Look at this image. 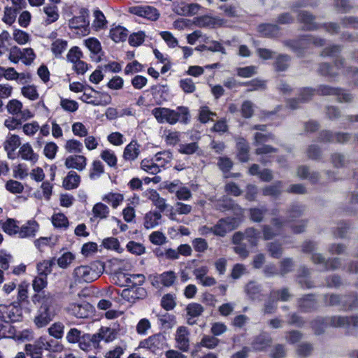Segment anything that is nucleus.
<instances>
[{"label":"nucleus","mask_w":358,"mask_h":358,"mask_svg":"<svg viewBox=\"0 0 358 358\" xmlns=\"http://www.w3.org/2000/svg\"><path fill=\"white\" fill-rule=\"evenodd\" d=\"M151 113L160 124L168 123L173 125L178 122L187 124L189 120V111L185 106H178L176 110L157 107L153 108Z\"/></svg>","instance_id":"1"},{"label":"nucleus","mask_w":358,"mask_h":358,"mask_svg":"<svg viewBox=\"0 0 358 358\" xmlns=\"http://www.w3.org/2000/svg\"><path fill=\"white\" fill-rule=\"evenodd\" d=\"M358 327V317L333 316L329 317H318L312 322V328L316 334H321L327 327Z\"/></svg>","instance_id":"2"},{"label":"nucleus","mask_w":358,"mask_h":358,"mask_svg":"<svg viewBox=\"0 0 358 358\" xmlns=\"http://www.w3.org/2000/svg\"><path fill=\"white\" fill-rule=\"evenodd\" d=\"M104 265L101 262H94L90 265L77 266L73 271L74 280L78 282H92L103 273Z\"/></svg>","instance_id":"3"},{"label":"nucleus","mask_w":358,"mask_h":358,"mask_svg":"<svg viewBox=\"0 0 358 358\" xmlns=\"http://www.w3.org/2000/svg\"><path fill=\"white\" fill-rule=\"evenodd\" d=\"M21 317L22 309L16 302L0 304V330L4 327V323L17 322Z\"/></svg>","instance_id":"4"},{"label":"nucleus","mask_w":358,"mask_h":358,"mask_svg":"<svg viewBox=\"0 0 358 358\" xmlns=\"http://www.w3.org/2000/svg\"><path fill=\"white\" fill-rule=\"evenodd\" d=\"M140 348H145L152 353L159 355L167 347L165 336L161 333L153 334L140 342Z\"/></svg>","instance_id":"5"},{"label":"nucleus","mask_w":358,"mask_h":358,"mask_svg":"<svg viewBox=\"0 0 358 358\" xmlns=\"http://www.w3.org/2000/svg\"><path fill=\"white\" fill-rule=\"evenodd\" d=\"M353 138L354 141L358 143V135L352 136L348 132H337L333 134L330 131H322L319 136V141L323 143H345Z\"/></svg>","instance_id":"6"},{"label":"nucleus","mask_w":358,"mask_h":358,"mask_svg":"<svg viewBox=\"0 0 358 358\" xmlns=\"http://www.w3.org/2000/svg\"><path fill=\"white\" fill-rule=\"evenodd\" d=\"M325 43L324 39L317 38L313 36H305L298 41H292L287 42V45L292 48L294 51L299 52L301 49L305 48L307 45L313 44L315 46H323Z\"/></svg>","instance_id":"7"},{"label":"nucleus","mask_w":358,"mask_h":358,"mask_svg":"<svg viewBox=\"0 0 358 358\" xmlns=\"http://www.w3.org/2000/svg\"><path fill=\"white\" fill-rule=\"evenodd\" d=\"M55 314L51 310L50 306L43 303L34 317V324L38 328L47 326L54 318Z\"/></svg>","instance_id":"8"},{"label":"nucleus","mask_w":358,"mask_h":358,"mask_svg":"<svg viewBox=\"0 0 358 358\" xmlns=\"http://www.w3.org/2000/svg\"><path fill=\"white\" fill-rule=\"evenodd\" d=\"M317 93L323 95H335L339 102H350L352 96L350 94L339 88H334L328 85H320L317 90Z\"/></svg>","instance_id":"9"},{"label":"nucleus","mask_w":358,"mask_h":358,"mask_svg":"<svg viewBox=\"0 0 358 358\" xmlns=\"http://www.w3.org/2000/svg\"><path fill=\"white\" fill-rule=\"evenodd\" d=\"M176 279V273L173 271H168L155 275L151 283L156 288H160L162 286L170 287L173 285Z\"/></svg>","instance_id":"10"},{"label":"nucleus","mask_w":358,"mask_h":358,"mask_svg":"<svg viewBox=\"0 0 358 358\" xmlns=\"http://www.w3.org/2000/svg\"><path fill=\"white\" fill-rule=\"evenodd\" d=\"M201 8L198 3L180 1L173 3L172 10L178 15L190 16L198 13Z\"/></svg>","instance_id":"11"},{"label":"nucleus","mask_w":358,"mask_h":358,"mask_svg":"<svg viewBox=\"0 0 358 358\" xmlns=\"http://www.w3.org/2000/svg\"><path fill=\"white\" fill-rule=\"evenodd\" d=\"M69 313L78 318H87L93 312L92 306L86 301L73 303L69 306Z\"/></svg>","instance_id":"12"},{"label":"nucleus","mask_w":358,"mask_h":358,"mask_svg":"<svg viewBox=\"0 0 358 358\" xmlns=\"http://www.w3.org/2000/svg\"><path fill=\"white\" fill-rule=\"evenodd\" d=\"M176 347L180 351L187 352L189 350V332L187 327H179L175 334Z\"/></svg>","instance_id":"13"},{"label":"nucleus","mask_w":358,"mask_h":358,"mask_svg":"<svg viewBox=\"0 0 358 358\" xmlns=\"http://www.w3.org/2000/svg\"><path fill=\"white\" fill-rule=\"evenodd\" d=\"M273 340L270 335L266 332H262L255 336L250 343V350L255 352L265 351L271 345Z\"/></svg>","instance_id":"14"},{"label":"nucleus","mask_w":358,"mask_h":358,"mask_svg":"<svg viewBox=\"0 0 358 358\" xmlns=\"http://www.w3.org/2000/svg\"><path fill=\"white\" fill-rule=\"evenodd\" d=\"M130 12L136 15L155 21L159 17L157 9L150 6H136L130 8Z\"/></svg>","instance_id":"15"},{"label":"nucleus","mask_w":358,"mask_h":358,"mask_svg":"<svg viewBox=\"0 0 358 358\" xmlns=\"http://www.w3.org/2000/svg\"><path fill=\"white\" fill-rule=\"evenodd\" d=\"M21 144L20 138L16 134H8L3 143V148L10 159H15V150Z\"/></svg>","instance_id":"16"},{"label":"nucleus","mask_w":358,"mask_h":358,"mask_svg":"<svg viewBox=\"0 0 358 358\" xmlns=\"http://www.w3.org/2000/svg\"><path fill=\"white\" fill-rule=\"evenodd\" d=\"M314 264H322L321 271L335 270L339 268L341 262L338 258H334L325 261L324 257L320 253H315L312 256Z\"/></svg>","instance_id":"17"},{"label":"nucleus","mask_w":358,"mask_h":358,"mask_svg":"<svg viewBox=\"0 0 358 358\" xmlns=\"http://www.w3.org/2000/svg\"><path fill=\"white\" fill-rule=\"evenodd\" d=\"M99 336L95 334H84L82 335L81 339L79 341V347L81 350L88 352L92 349L98 348L99 345Z\"/></svg>","instance_id":"18"},{"label":"nucleus","mask_w":358,"mask_h":358,"mask_svg":"<svg viewBox=\"0 0 358 358\" xmlns=\"http://www.w3.org/2000/svg\"><path fill=\"white\" fill-rule=\"evenodd\" d=\"M38 230L39 224L36 220H28L20 227L18 237L20 238H33Z\"/></svg>","instance_id":"19"},{"label":"nucleus","mask_w":358,"mask_h":358,"mask_svg":"<svg viewBox=\"0 0 358 358\" xmlns=\"http://www.w3.org/2000/svg\"><path fill=\"white\" fill-rule=\"evenodd\" d=\"M64 164L67 169L83 171L87 166V158L83 155H71L66 158Z\"/></svg>","instance_id":"20"},{"label":"nucleus","mask_w":358,"mask_h":358,"mask_svg":"<svg viewBox=\"0 0 358 358\" xmlns=\"http://www.w3.org/2000/svg\"><path fill=\"white\" fill-rule=\"evenodd\" d=\"M213 234L219 236H224L227 232L234 229V221L230 218L220 219L213 227Z\"/></svg>","instance_id":"21"},{"label":"nucleus","mask_w":358,"mask_h":358,"mask_svg":"<svg viewBox=\"0 0 358 358\" xmlns=\"http://www.w3.org/2000/svg\"><path fill=\"white\" fill-rule=\"evenodd\" d=\"M85 45L90 51L93 60L99 62L101 59L102 48L100 42L95 38H89L85 41Z\"/></svg>","instance_id":"22"},{"label":"nucleus","mask_w":358,"mask_h":358,"mask_svg":"<svg viewBox=\"0 0 358 358\" xmlns=\"http://www.w3.org/2000/svg\"><path fill=\"white\" fill-rule=\"evenodd\" d=\"M324 303L328 306H341L343 308H352L356 306L355 303H348L347 296L336 294H327L324 296Z\"/></svg>","instance_id":"23"},{"label":"nucleus","mask_w":358,"mask_h":358,"mask_svg":"<svg viewBox=\"0 0 358 358\" xmlns=\"http://www.w3.org/2000/svg\"><path fill=\"white\" fill-rule=\"evenodd\" d=\"M343 65L344 60L343 59H339L336 60L334 66H331L327 63L320 64L318 71L322 76L335 78L338 76V73L334 71V69L336 68L337 70H339L341 67H343Z\"/></svg>","instance_id":"24"},{"label":"nucleus","mask_w":358,"mask_h":358,"mask_svg":"<svg viewBox=\"0 0 358 358\" xmlns=\"http://www.w3.org/2000/svg\"><path fill=\"white\" fill-rule=\"evenodd\" d=\"M158 324L160 329L169 330L172 329L176 324V319L174 315L165 313L157 315Z\"/></svg>","instance_id":"25"},{"label":"nucleus","mask_w":358,"mask_h":358,"mask_svg":"<svg viewBox=\"0 0 358 358\" xmlns=\"http://www.w3.org/2000/svg\"><path fill=\"white\" fill-rule=\"evenodd\" d=\"M146 295V291L144 288L133 289L127 287L122 291L121 296L129 302H133L136 299H141Z\"/></svg>","instance_id":"26"},{"label":"nucleus","mask_w":358,"mask_h":358,"mask_svg":"<svg viewBox=\"0 0 358 358\" xmlns=\"http://www.w3.org/2000/svg\"><path fill=\"white\" fill-rule=\"evenodd\" d=\"M80 176L74 171H70L63 180V187L65 189L71 190L79 187Z\"/></svg>","instance_id":"27"},{"label":"nucleus","mask_w":358,"mask_h":358,"mask_svg":"<svg viewBox=\"0 0 358 358\" xmlns=\"http://www.w3.org/2000/svg\"><path fill=\"white\" fill-rule=\"evenodd\" d=\"M140 154V145L136 141H131L124 148L123 158L126 161H134Z\"/></svg>","instance_id":"28"},{"label":"nucleus","mask_w":358,"mask_h":358,"mask_svg":"<svg viewBox=\"0 0 358 358\" xmlns=\"http://www.w3.org/2000/svg\"><path fill=\"white\" fill-rule=\"evenodd\" d=\"M20 157L26 161L35 164L38 159V155L34 152L31 145L29 143H24L19 150Z\"/></svg>","instance_id":"29"},{"label":"nucleus","mask_w":358,"mask_h":358,"mask_svg":"<svg viewBox=\"0 0 358 358\" xmlns=\"http://www.w3.org/2000/svg\"><path fill=\"white\" fill-rule=\"evenodd\" d=\"M238 150L237 157L242 162H246L249 159V145L243 138H238L236 141Z\"/></svg>","instance_id":"30"},{"label":"nucleus","mask_w":358,"mask_h":358,"mask_svg":"<svg viewBox=\"0 0 358 358\" xmlns=\"http://www.w3.org/2000/svg\"><path fill=\"white\" fill-rule=\"evenodd\" d=\"M92 211L93 215V217H91L92 221L106 219L110 213L109 208L101 202L96 203L93 206Z\"/></svg>","instance_id":"31"},{"label":"nucleus","mask_w":358,"mask_h":358,"mask_svg":"<svg viewBox=\"0 0 358 358\" xmlns=\"http://www.w3.org/2000/svg\"><path fill=\"white\" fill-rule=\"evenodd\" d=\"M95 335L99 336V343L102 340L106 343H110L116 338L117 331L116 329L110 327H102Z\"/></svg>","instance_id":"32"},{"label":"nucleus","mask_w":358,"mask_h":358,"mask_svg":"<svg viewBox=\"0 0 358 358\" xmlns=\"http://www.w3.org/2000/svg\"><path fill=\"white\" fill-rule=\"evenodd\" d=\"M162 219V215L159 212L150 211L145 214L144 217V227L149 229L157 226Z\"/></svg>","instance_id":"33"},{"label":"nucleus","mask_w":358,"mask_h":358,"mask_svg":"<svg viewBox=\"0 0 358 358\" xmlns=\"http://www.w3.org/2000/svg\"><path fill=\"white\" fill-rule=\"evenodd\" d=\"M299 307L303 312H309L316 307V301L313 294H308L298 301Z\"/></svg>","instance_id":"34"},{"label":"nucleus","mask_w":358,"mask_h":358,"mask_svg":"<svg viewBox=\"0 0 358 358\" xmlns=\"http://www.w3.org/2000/svg\"><path fill=\"white\" fill-rule=\"evenodd\" d=\"M55 264V259H45L37 264L36 268L38 275L47 277L52 270V266Z\"/></svg>","instance_id":"35"},{"label":"nucleus","mask_w":358,"mask_h":358,"mask_svg":"<svg viewBox=\"0 0 358 358\" xmlns=\"http://www.w3.org/2000/svg\"><path fill=\"white\" fill-rule=\"evenodd\" d=\"M67 48L68 41L62 38L55 40L51 44V51L56 58H61Z\"/></svg>","instance_id":"36"},{"label":"nucleus","mask_w":358,"mask_h":358,"mask_svg":"<svg viewBox=\"0 0 358 358\" xmlns=\"http://www.w3.org/2000/svg\"><path fill=\"white\" fill-rule=\"evenodd\" d=\"M299 20L303 23L304 28L307 30H314L318 28V26L314 22L315 17L308 12H301L299 14Z\"/></svg>","instance_id":"37"},{"label":"nucleus","mask_w":358,"mask_h":358,"mask_svg":"<svg viewBox=\"0 0 358 358\" xmlns=\"http://www.w3.org/2000/svg\"><path fill=\"white\" fill-rule=\"evenodd\" d=\"M128 31L122 26H117L110 30V37L115 43L124 41L127 39Z\"/></svg>","instance_id":"38"},{"label":"nucleus","mask_w":358,"mask_h":358,"mask_svg":"<svg viewBox=\"0 0 358 358\" xmlns=\"http://www.w3.org/2000/svg\"><path fill=\"white\" fill-rule=\"evenodd\" d=\"M258 31L264 36L275 37L279 34V27L273 24H263L259 26Z\"/></svg>","instance_id":"39"},{"label":"nucleus","mask_w":358,"mask_h":358,"mask_svg":"<svg viewBox=\"0 0 358 358\" xmlns=\"http://www.w3.org/2000/svg\"><path fill=\"white\" fill-rule=\"evenodd\" d=\"M173 158L172 152L169 150L157 152L155 157L152 158L156 164L162 169L169 163Z\"/></svg>","instance_id":"40"},{"label":"nucleus","mask_w":358,"mask_h":358,"mask_svg":"<svg viewBox=\"0 0 358 358\" xmlns=\"http://www.w3.org/2000/svg\"><path fill=\"white\" fill-rule=\"evenodd\" d=\"M141 168L148 173L155 175L161 171V168L153 159H144L141 162Z\"/></svg>","instance_id":"41"},{"label":"nucleus","mask_w":358,"mask_h":358,"mask_svg":"<svg viewBox=\"0 0 358 358\" xmlns=\"http://www.w3.org/2000/svg\"><path fill=\"white\" fill-rule=\"evenodd\" d=\"M259 238L260 233L254 227H249L245 230V239L252 247L257 245Z\"/></svg>","instance_id":"42"},{"label":"nucleus","mask_w":358,"mask_h":358,"mask_svg":"<svg viewBox=\"0 0 358 358\" xmlns=\"http://www.w3.org/2000/svg\"><path fill=\"white\" fill-rule=\"evenodd\" d=\"M124 196L120 193L110 192L104 195L102 200L111 205L113 208H117L123 201Z\"/></svg>","instance_id":"43"},{"label":"nucleus","mask_w":358,"mask_h":358,"mask_svg":"<svg viewBox=\"0 0 358 358\" xmlns=\"http://www.w3.org/2000/svg\"><path fill=\"white\" fill-rule=\"evenodd\" d=\"M104 173V166L99 160H94L90 169L89 177L91 180H96Z\"/></svg>","instance_id":"44"},{"label":"nucleus","mask_w":358,"mask_h":358,"mask_svg":"<svg viewBox=\"0 0 358 358\" xmlns=\"http://www.w3.org/2000/svg\"><path fill=\"white\" fill-rule=\"evenodd\" d=\"M277 152V149L275 148H273L268 145H262V146L257 148L255 150V153L258 155H262V157L260 158L259 162L263 164H266L268 162H271V159H268L267 157L264 155L274 153Z\"/></svg>","instance_id":"45"},{"label":"nucleus","mask_w":358,"mask_h":358,"mask_svg":"<svg viewBox=\"0 0 358 358\" xmlns=\"http://www.w3.org/2000/svg\"><path fill=\"white\" fill-rule=\"evenodd\" d=\"M245 292L248 296L252 300L260 299L261 287L260 285L255 282H250L245 287Z\"/></svg>","instance_id":"46"},{"label":"nucleus","mask_w":358,"mask_h":358,"mask_svg":"<svg viewBox=\"0 0 358 358\" xmlns=\"http://www.w3.org/2000/svg\"><path fill=\"white\" fill-rule=\"evenodd\" d=\"M145 280V277L143 274H128L127 287L138 289L143 288L141 287Z\"/></svg>","instance_id":"47"},{"label":"nucleus","mask_w":358,"mask_h":358,"mask_svg":"<svg viewBox=\"0 0 358 358\" xmlns=\"http://www.w3.org/2000/svg\"><path fill=\"white\" fill-rule=\"evenodd\" d=\"M282 182L277 181L271 185H268L262 189V194L264 196H278L282 192Z\"/></svg>","instance_id":"48"},{"label":"nucleus","mask_w":358,"mask_h":358,"mask_svg":"<svg viewBox=\"0 0 358 358\" xmlns=\"http://www.w3.org/2000/svg\"><path fill=\"white\" fill-rule=\"evenodd\" d=\"M20 228V227L18 226L17 221L12 218H8L2 225L4 232L9 235H18Z\"/></svg>","instance_id":"49"},{"label":"nucleus","mask_w":358,"mask_h":358,"mask_svg":"<svg viewBox=\"0 0 358 358\" xmlns=\"http://www.w3.org/2000/svg\"><path fill=\"white\" fill-rule=\"evenodd\" d=\"M290 57L287 55H279L273 64L274 68L277 71H284L287 70L289 65Z\"/></svg>","instance_id":"50"},{"label":"nucleus","mask_w":358,"mask_h":358,"mask_svg":"<svg viewBox=\"0 0 358 358\" xmlns=\"http://www.w3.org/2000/svg\"><path fill=\"white\" fill-rule=\"evenodd\" d=\"M219 343L220 340L217 338L216 336L213 335H204L199 342V345L208 349H215L219 345Z\"/></svg>","instance_id":"51"},{"label":"nucleus","mask_w":358,"mask_h":358,"mask_svg":"<svg viewBox=\"0 0 358 358\" xmlns=\"http://www.w3.org/2000/svg\"><path fill=\"white\" fill-rule=\"evenodd\" d=\"M64 325L60 322L53 323L48 329L50 336L61 339L64 336Z\"/></svg>","instance_id":"52"},{"label":"nucleus","mask_w":358,"mask_h":358,"mask_svg":"<svg viewBox=\"0 0 358 358\" xmlns=\"http://www.w3.org/2000/svg\"><path fill=\"white\" fill-rule=\"evenodd\" d=\"M100 157L110 167H117V159L114 151L111 150H103Z\"/></svg>","instance_id":"53"},{"label":"nucleus","mask_w":358,"mask_h":358,"mask_svg":"<svg viewBox=\"0 0 358 358\" xmlns=\"http://www.w3.org/2000/svg\"><path fill=\"white\" fill-rule=\"evenodd\" d=\"M309 270L303 267L300 269V274L298 275V282L302 287L311 288L313 287V282L308 279Z\"/></svg>","instance_id":"54"},{"label":"nucleus","mask_w":358,"mask_h":358,"mask_svg":"<svg viewBox=\"0 0 358 358\" xmlns=\"http://www.w3.org/2000/svg\"><path fill=\"white\" fill-rule=\"evenodd\" d=\"M267 212L266 207L252 208L250 209V217L255 222H261Z\"/></svg>","instance_id":"55"},{"label":"nucleus","mask_w":358,"mask_h":358,"mask_svg":"<svg viewBox=\"0 0 358 358\" xmlns=\"http://www.w3.org/2000/svg\"><path fill=\"white\" fill-rule=\"evenodd\" d=\"M52 224L56 228L67 229L69 227V220L66 216L63 213H56L52 217Z\"/></svg>","instance_id":"56"},{"label":"nucleus","mask_w":358,"mask_h":358,"mask_svg":"<svg viewBox=\"0 0 358 358\" xmlns=\"http://www.w3.org/2000/svg\"><path fill=\"white\" fill-rule=\"evenodd\" d=\"M75 257V255L72 252H66L57 259V263L59 267L65 269L74 261Z\"/></svg>","instance_id":"57"},{"label":"nucleus","mask_w":358,"mask_h":358,"mask_svg":"<svg viewBox=\"0 0 358 358\" xmlns=\"http://www.w3.org/2000/svg\"><path fill=\"white\" fill-rule=\"evenodd\" d=\"M43 11L48 18L45 22L47 24H51L56 22L59 18L57 7L55 6H47L43 8Z\"/></svg>","instance_id":"58"},{"label":"nucleus","mask_w":358,"mask_h":358,"mask_svg":"<svg viewBox=\"0 0 358 358\" xmlns=\"http://www.w3.org/2000/svg\"><path fill=\"white\" fill-rule=\"evenodd\" d=\"M298 176L301 178H307L310 182L315 183L317 182L319 174L317 172H309V169L306 166H300L298 169Z\"/></svg>","instance_id":"59"},{"label":"nucleus","mask_w":358,"mask_h":358,"mask_svg":"<svg viewBox=\"0 0 358 358\" xmlns=\"http://www.w3.org/2000/svg\"><path fill=\"white\" fill-rule=\"evenodd\" d=\"M161 306L166 310H173L176 306V296L172 294H164L161 300Z\"/></svg>","instance_id":"60"},{"label":"nucleus","mask_w":358,"mask_h":358,"mask_svg":"<svg viewBox=\"0 0 358 358\" xmlns=\"http://www.w3.org/2000/svg\"><path fill=\"white\" fill-rule=\"evenodd\" d=\"M22 108L23 105L22 102L17 99H11L6 105L7 111L12 115H18Z\"/></svg>","instance_id":"61"},{"label":"nucleus","mask_w":358,"mask_h":358,"mask_svg":"<svg viewBox=\"0 0 358 358\" xmlns=\"http://www.w3.org/2000/svg\"><path fill=\"white\" fill-rule=\"evenodd\" d=\"M187 314L192 317H198L202 315L204 311L203 307L197 303H191L186 308Z\"/></svg>","instance_id":"62"},{"label":"nucleus","mask_w":358,"mask_h":358,"mask_svg":"<svg viewBox=\"0 0 358 358\" xmlns=\"http://www.w3.org/2000/svg\"><path fill=\"white\" fill-rule=\"evenodd\" d=\"M60 106L64 110L69 113H74L78 109L77 101L65 98H61Z\"/></svg>","instance_id":"63"},{"label":"nucleus","mask_w":358,"mask_h":358,"mask_svg":"<svg viewBox=\"0 0 358 358\" xmlns=\"http://www.w3.org/2000/svg\"><path fill=\"white\" fill-rule=\"evenodd\" d=\"M294 262L291 258H285L280 263V269L278 274L282 276L291 272L294 268Z\"/></svg>","instance_id":"64"}]
</instances>
